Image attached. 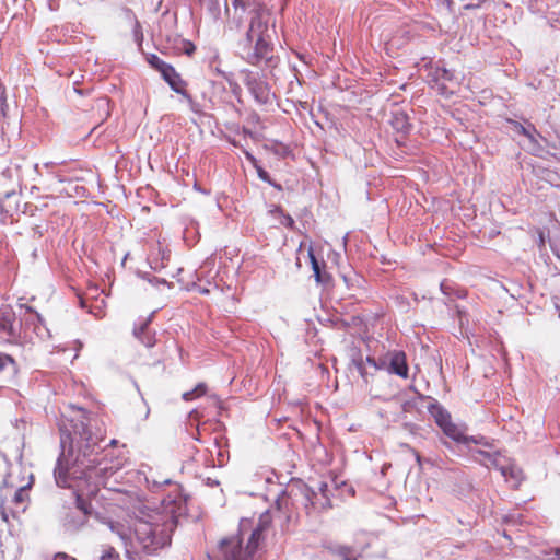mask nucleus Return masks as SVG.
Returning <instances> with one entry per match:
<instances>
[{
    "instance_id": "1",
    "label": "nucleus",
    "mask_w": 560,
    "mask_h": 560,
    "mask_svg": "<svg viewBox=\"0 0 560 560\" xmlns=\"http://www.w3.org/2000/svg\"><path fill=\"white\" fill-rule=\"evenodd\" d=\"M70 428L65 425L61 438L62 452L54 470L58 487L69 488L75 497L77 510L69 512L63 526L67 530L77 532L88 522L92 505L88 500L95 497L100 487H107L109 477L117 474L125 464L121 457L100 458L103 448L100 443L104 440L101 432H93L96 419L86 410L71 407L67 418Z\"/></svg>"
},
{
    "instance_id": "2",
    "label": "nucleus",
    "mask_w": 560,
    "mask_h": 560,
    "mask_svg": "<svg viewBox=\"0 0 560 560\" xmlns=\"http://www.w3.org/2000/svg\"><path fill=\"white\" fill-rule=\"evenodd\" d=\"M185 512L186 500L180 494L168 495L156 509L145 506L139 510L130 525L116 521H108L106 524L120 538L127 555L131 549L152 555L171 544L178 517Z\"/></svg>"
},
{
    "instance_id": "3",
    "label": "nucleus",
    "mask_w": 560,
    "mask_h": 560,
    "mask_svg": "<svg viewBox=\"0 0 560 560\" xmlns=\"http://www.w3.org/2000/svg\"><path fill=\"white\" fill-rule=\"evenodd\" d=\"M272 516L269 511L260 514L258 523L252 526V521L242 518L238 532L223 538L211 560H254L255 553L264 538V532L270 526Z\"/></svg>"
},
{
    "instance_id": "4",
    "label": "nucleus",
    "mask_w": 560,
    "mask_h": 560,
    "mask_svg": "<svg viewBox=\"0 0 560 560\" xmlns=\"http://www.w3.org/2000/svg\"><path fill=\"white\" fill-rule=\"evenodd\" d=\"M269 14L257 10L250 18L245 38L240 42L243 58L252 65L270 58L271 36L269 34Z\"/></svg>"
},
{
    "instance_id": "5",
    "label": "nucleus",
    "mask_w": 560,
    "mask_h": 560,
    "mask_svg": "<svg viewBox=\"0 0 560 560\" xmlns=\"http://www.w3.org/2000/svg\"><path fill=\"white\" fill-rule=\"evenodd\" d=\"M33 482V475L28 476V481L23 485H18L14 480L13 471H11L4 478V485L10 488H15L12 499L8 502H2L1 514L4 521L9 520V516L16 517L21 513L25 512L30 501V489Z\"/></svg>"
},
{
    "instance_id": "6",
    "label": "nucleus",
    "mask_w": 560,
    "mask_h": 560,
    "mask_svg": "<svg viewBox=\"0 0 560 560\" xmlns=\"http://www.w3.org/2000/svg\"><path fill=\"white\" fill-rule=\"evenodd\" d=\"M474 457L481 465L487 468H495L500 470L501 475L509 480L511 478L513 480V487H517L522 479V471L512 464H506V459L501 456L498 452L491 453L488 451H477L474 454Z\"/></svg>"
},
{
    "instance_id": "7",
    "label": "nucleus",
    "mask_w": 560,
    "mask_h": 560,
    "mask_svg": "<svg viewBox=\"0 0 560 560\" xmlns=\"http://www.w3.org/2000/svg\"><path fill=\"white\" fill-rule=\"evenodd\" d=\"M317 490L316 492L306 486L300 488L301 503L304 505L307 514H310L311 509L326 510L331 506L328 485L320 482Z\"/></svg>"
},
{
    "instance_id": "8",
    "label": "nucleus",
    "mask_w": 560,
    "mask_h": 560,
    "mask_svg": "<svg viewBox=\"0 0 560 560\" xmlns=\"http://www.w3.org/2000/svg\"><path fill=\"white\" fill-rule=\"evenodd\" d=\"M427 77L432 88H435L441 95L445 96L453 94V88L458 84L454 72L444 67H431Z\"/></svg>"
},
{
    "instance_id": "9",
    "label": "nucleus",
    "mask_w": 560,
    "mask_h": 560,
    "mask_svg": "<svg viewBox=\"0 0 560 560\" xmlns=\"http://www.w3.org/2000/svg\"><path fill=\"white\" fill-rule=\"evenodd\" d=\"M244 84L257 103L267 104L270 102V89L258 73L245 72Z\"/></svg>"
},
{
    "instance_id": "10",
    "label": "nucleus",
    "mask_w": 560,
    "mask_h": 560,
    "mask_svg": "<svg viewBox=\"0 0 560 560\" xmlns=\"http://www.w3.org/2000/svg\"><path fill=\"white\" fill-rule=\"evenodd\" d=\"M153 314L154 313L145 318H139L133 327V336L147 348H151L155 345V334L149 329Z\"/></svg>"
},
{
    "instance_id": "11",
    "label": "nucleus",
    "mask_w": 560,
    "mask_h": 560,
    "mask_svg": "<svg viewBox=\"0 0 560 560\" xmlns=\"http://www.w3.org/2000/svg\"><path fill=\"white\" fill-rule=\"evenodd\" d=\"M407 358L404 351L395 350L388 352V372L402 378L408 377Z\"/></svg>"
},
{
    "instance_id": "12",
    "label": "nucleus",
    "mask_w": 560,
    "mask_h": 560,
    "mask_svg": "<svg viewBox=\"0 0 560 560\" xmlns=\"http://www.w3.org/2000/svg\"><path fill=\"white\" fill-rule=\"evenodd\" d=\"M351 362L355 366L364 382L368 383V376L373 375V372L370 371V369H372L373 371L375 370L376 359L368 355L364 360L360 352H353L351 357Z\"/></svg>"
},
{
    "instance_id": "13",
    "label": "nucleus",
    "mask_w": 560,
    "mask_h": 560,
    "mask_svg": "<svg viewBox=\"0 0 560 560\" xmlns=\"http://www.w3.org/2000/svg\"><path fill=\"white\" fill-rule=\"evenodd\" d=\"M444 434L448 438H451L453 441L457 443L463 444H469L470 442L475 444H481V439H476L474 436H467L465 435L464 431L456 424H454L452 421L446 423L444 427L441 428Z\"/></svg>"
},
{
    "instance_id": "14",
    "label": "nucleus",
    "mask_w": 560,
    "mask_h": 560,
    "mask_svg": "<svg viewBox=\"0 0 560 560\" xmlns=\"http://www.w3.org/2000/svg\"><path fill=\"white\" fill-rule=\"evenodd\" d=\"M162 78L167 82L170 88L177 94H182L186 91V82L182 79L179 73L175 70L173 66H168L161 73Z\"/></svg>"
},
{
    "instance_id": "15",
    "label": "nucleus",
    "mask_w": 560,
    "mask_h": 560,
    "mask_svg": "<svg viewBox=\"0 0 560 560\" xmlns=\"http://www.w3.org/2000/svg\"><path fill=\"white\" fill-rule=\"evenodd\" d=\"M428 410L440 428L452 421L448 411L436 401L431 404Z\"/></svg>"
},
{
    "instance_id": "16",
    "label": "nucleus",
    "mask_w": 560,
    "mask_h": 560,
    "mask_svg": "<svg viewBox=\"0 0 560 560\" xmlns=\"http://www.w3.org/2000/svg\"><path fill=\"white\" fill-rule=\"evenodd\" d=\"M390 125L396 131L401 133H407L410 129L408 116L402 112L393 113Z\"/></svg>"
},
{
    "instance_id": "17",
    "label": "nucleus",
    "mask_w": 560,
    "mask_h": 560,
    "mask_svg": "<svg viewBox=\"0 0 560 560\" xmlns=\"http://www.w3.org/2000/svg\"><path fill=\"white\" fill-rule=\"evenodd\" d=\"M232 4L234 7V16L229 22V27L238 30L243 22V15L245 14V2L243 0H233Z\"/></svg>"
},
{
    "instance_id": "18",
    "label": "nucleus",
    "mask_w": 560,
    "mask_h": 560,
    "mask_svg": "<svg viewBox=\"0 0 560 560\" xmlns=\"http://www.w3.org/2000/svg\"><path fill=\"white\" fill-rule=\"evenodd\" d=\"M0 331L9 337L15 336V328L13 325V315L9 312L0 313Z\"/></svg>"
},
{
    "instance_id": "19",
    "label": "nucleus",
    "mask_w": 560,
    "mask_h": 560,
    "mask_svg": "<svg viewBox=\"0 0 560 560\" xmlns=\"http://www.w3.org/2000/svg\"><path fill=\"white\" fill-rule=\"evenodd\" d=\"M207 393V385L205 383H199L191 390L185 392L183 394V399L185 401H191L198 397L203 396Z\"/></svg>"
},
{
    "instance_id": "20",
    "label": "nucleus",
    "mask_w": 560,
    "mask_h": 560,
    "mask_svg": "<svg viewBox=\"0 0 560 560\" xmlns=\"http://www.w3.org/2000/svg\"><path fill=\"white\" fill-rule=\"evenodd\" d=\"M296 497H298V494L293 493V490H291L288 493L284 492L276 501L278 511H281L283 508H285L288 510L289 504L293 505L294 502L298 501Z\"/></svg>"
},
{
    "instance_id": "21",
    "label": "nucleus",
    "mask_w": 560,
    "mask_h": 560,
    "mask_svg": "<svg viewBox=\"0 0 560 560\" xmlns=\"http://www.w3.org/2000/svg\"><path fill=\"white\" fill-rule=\"evenodd\" d=\"M7 108H8V104H7V98L4 96V90H3V86L0 84V116L5 117ZM0 147L1 148L5 147L4 132H3L2 128L0 129Z\"/></svg>"
},
{
    "instance_id": "22",
    "label": "nucleus",
    "mask_w": 560,
    "mask_h": 560,
    "mask_svg": "<svg viewBox=\"0 0 560 560\" xmlns=\"http://www.w3.org/2000/svg\"><path fill=\"white\" fill-rule=\"evenodd\" d=\"M97 560H120V556L114 547L105 546Z\"/></svg>"
},
{
    "instance_id": "23",
    "label": "nucleus",
    "mask_w": 560,
    "mask_h": 560,
    "mask_svg": "<svg viewBox=\"0 0 560 560\" xmlns=\"http://www.w3.org/2000/svg\"><path fill=\"white\" fill-rule=\"evenodd\" d=\"M308 256H310V260H311L315 280L317 282H322L320 265H319V261L316 259L312 248L308 250Z\"/></svg>"
},
{
    "instance_id": "24",
    "label": "nucleus",
    "mask_w": 560,
    "mask_h": 560,
    "mask_svg": "<svg viewBox=\"0 0 560 560\" xmlns=\"http://www.w3.org/2000/svg\"><path fill=\"white\" fill-rule=\"evenodd\" d=\"M250 162H252V163H253V165L256 167V170H257V175H258V177H259L261 180H264V182L268 183L269 185H271V186H273V187H276V188H278V189H281V186H280V185H277L276 183H273V182L271 180V178H270V176H269L268 172H266L262 167H260V166H258V165H257V161H250Z\"/></svg>"
},
{
    "instance_id": "25",
    "label": "nucleus",
    "mask_w": 560,
    "mask_h": 560,
    "mask_svg": "<svg viewBox=\"0 0 560 560\" xmlns=\"http://www.w3.org/2000/svg\"><path fill=\"white\" fill-rule=\"evenodd\" d=\"M148 62L156 70H159L161 73L167 68L170 65L163 61L159 56L151 55L148 58Z\"/></svg>"
},
{
    "instance_id": "26",
    "label": "nucleus",
    "mask_w": 560,
    "mask_h": 560,
    "mask_svg": "<svg viewBox=\"0 0 560 560\" xmlns=\"http://www.w3.org/2000/svg\"><path fill=\"white\" fill-rule=\"evenodd\" d=\"M338 555L342 558V560H357L354 551L346 546L338 548Z\"/></svg>"
},
{
    "instance_id": "27",
    "label": "nucleus",
    "mask_w": 560,
    "mask_h": 560,
    "mask_svg": "<svg viewBox=\"0 0 560 560\" xmlns=\"http://www.w3.org/2000/svg\"><path fill=\"white\" fill-rule=\"evenodd\" d=\"M180 95L187 102L190 110H192L194 113H199L200 112V105L192 100L191 95L187 91H185Z\"/></svg>"
},
{
    "instance_id": "28",
    "label": "nucleus",
    "mask_w": 560,
    "mask_h": 560,
    "mask_svg": "<svg viewBox=\"0 0 560 560\" xmlns=\"http://www.w3.org/2000/svg\"><path fill=\"white\" fill-rule=\"evenodd\" d=\"M149 281H150V283H151L152 285H154V287H159V285H166V287H168V288H171V287H172V284H171V283H168L166 280H164V279H160V278H158V277H153V278L149 279Z\"/></svg>"
},
{
    "instance_id": "29",
    "label": "nucleus",
    "mask_w": 560,
    "mask_h": 560,
    "mask_svg": "<svg viewBox=\"0 0 560 560\" xmlns=\"http://www.w3.org/2000/svg\"><path fill=\"white\" fill-rule=\"evenodd\" d=\"M380 370H386L388 372L387 359H378V360H376V366H375L374 371H380Z\"/></svg>"
},
{
    "instance_id": "30",
    "label": "nucleus",
    "mask_w": 560,
    "mask_h": 560,
    "mask_svg": "<svg viewBox=\"0 0 560 560\" xmlns=\"http://www.w3.org/2000/svg\"><path fill=\"white\" fill-rule=\"evenodd\" d=\"M13 171L15 172L14 176H15V179L16 182H19L20 179V175H19V166H16L15 168L13 167H9L5 172H4V175H9L10 177L13 175Z\"/></svg>"
},
{
    "instance_id": "31",
    "label": "nucleus",
    "mask_w": 560,
    "mask_h": 560,
    "mask_svg": "<svg viewBox=\"0 0 560 560\" xmlns=\"http://www.w3.org/2000/svg\"><path fill=\"white\" fill-rule=\"evenodd\" d=\"M282 224L288 226V228H292L294 225V220H293V218L291 215L285 214L283 217Z\"/></svg>"
},
{
    "instance_id": "32",
    "label": "nucleus",
    "mask_w": 560,
    "mask_h": 560,
    "mask_svg": "<svg viewBox=\"0 0 560 560\" xmlns=\"http://www.w3.org/2000/svg\"><path fill=\"white\" fill-rule=\"evenodd\" d=\"M517 130H518V132L523 133L524 136L528 137L529 139H533L532 133L522 125L517 126Z\"/></svg>"
},
{
    "instance_id": "33",
    "label": "nucleus",
    "mask_w": 560,
    "mask_h": 560,
    "mask_svg": "<svg viewBox=\"0 0 560 560\" xmlns=\"http://www.w3.org/2000/svg\"><path fill=\"white\" fill-rule=\"evenodd\" d=\"M58 559H65V560H77L75 558L65 553V552H58Z\"/></svg>"
},
{
    "instance_id": "34",
    "label": "nucleus",
    "mask_w": 560,
    "mask_h": 560,
    "mask_svg": "<svg viewBox=\"0 0 560 560\" xmlns=\"http://www.w3.org/2000/svg\"><path fill=\"white\" fill-rule=\"evenodd\" d=\"M9 359V357L1 358L0 357V372L5 368V361Z\"/></svg>"
},
{
    "instance_id": "35",
    "label": "nucleus",
    "mask_w": 560,
    "mask_h": 560,
    "mask_svg": "<svg viewBox=\"0 0 560 560\" xmlns=\"http://www.w3.org/2000/svg\"><path fill=\"white\" fill-rule=\"evenodd\" d=\"M206 483H207L208 486H210V487H214V486H218V485H219V481H217V480H212L211 478H208Z\"/></svg>"
},
{
    "instance_id": "36",
    "label": "nucleus",
    "mask_w": 560,
    "mask_h": 560,
    "mask_svg": "<svg viewBox=\"0 0 560 560\" xmlns=\"http://www.w3.org/2000/svg\"><path fill=\"white\" fill-rule=\"evenodd\" d=\"M57 163H55V162H46V163H44V166L48 168V167H51V166H54Z\"/></svg>"
},
{
    "instance_id": "37",
    "label": "nucleus",
    "mask_w": 560,
    "mask_h": 560,
    "mask_svg": "<svg viewBox=\"0 0 560 560\" xmlns=\"http://www.w3.org/2000/svg\"><path fill=\"white\" fill-rule=\"evenodd\" d=\"M117 443H118V441L113 439V440H110L109 445L115 446V445H117Z\"/></svg>"
},
{
    "instance_id": "38",
    "label": "nucleus",
    "mask_w": 560,
    "mask_h": 560,
    "mask_svg": "<svg viewBox=\"0 0 560 560\" xmlns=\"http://www.w3.org/2000/svg\"><path fill=\"white\" fill-rule=\"evenodd\" d=\"M477 5H474V4H466L465 5V9H472V8H476Z\"/></svg>"
},
{
    "instance_id": "39",
    "label": "nucleus",
    "mask_w": 560,
    "mask_h": 560,
    "mask_svg": "<svg viewBox=\"0 0 560 560\" xmlns=\"http://www.w3.org/2000/svg\"><path fill=\"white\" fill-rule=\"evenodd\" d=\"M162 483L163 485H168V483H171V480L170 479H165Z\"/></svg>"
},
{
    "instance_id": "40",
    "label": "nucleus",
    "mask_w": 560,
    "mask_h": 560,
    "mask_svg": "<svg viewBox=\"0 0 560 560\" xmlns=\"http://www.w3.org/2000/svg\"><path fill=\"white\" fill-rule=\"evenodd\" d=\"M38 167H39V165H38V164H35V165H34V170H35L37 173H39V172H38Z\"/></svg>"
},
{
    "instance_id": "41",
    "label": "nucleus",
    "mask_w": 560,
    "mask_h": 560,
    "mask_svg": "<svg viewBox=\"0 0 560 560\" xmlns=\"http://www.w3.org/2000/svg\"><path fill=\"white\" fill-rule=\"evenodd\" d=\"M200 292L205 294V293H208L209 291L207 289H202V290H200Z\"/></svg>"
},
{
    "instance_id": "42",
    "label": "nucleus",
    "mask_w": 560,
    "mask_h": 560,
    "mask_svg": "<svg viewBox=\"0 0 560 560\" xmlns=\"http://www.w3.org/2000/svg\"><path fill=\"white\" fill-rule=\"evenodd\" d=\"M54 560H65V559H58V553L55 555Z\"/></svg>"
},
{
    "instance_id": "43",
    "label": "nucleus",
    "mask_w": 560,
    "mask_h": 560,
    "mask_svg": "<svg viewBox=\"0 0 560 560\" xmlns=\"http://www.w3.org/2000/svg\"><path fill=\"white\" fill-rule=\"evenodd\" d=\"M285 520H287L288 522H290V520H291V515H285Z\"/></svg>"
},
{
    "instance_id": "44",
    "label": "nucleus",
    "mask_w": 560,
    "mask_h": 560,
    "mask_svg": "<svg viewBox=\"0 0 560 560\" xmlns=\"http://www.w3.org/2000/svg\"><path fill=\"white\" fill-rule=\"evenodd\" d=\"M559 316H560V313H559Z\"/></svg>"
}]
</instances>
